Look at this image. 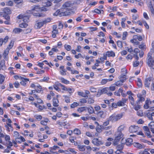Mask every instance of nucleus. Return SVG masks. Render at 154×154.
<instances>
[{
	"mask_svg": "<svg viewBox=\"0 0 154 154\" xmlns=\"http://www.w3.org/2000/svg\"><path fill=\"white\" fill-rule=\"evenodd\" d=\"M72 3L70 2H66L62 6L61 9L62 12L60 13V15L61 16H67L70 14L69 11L71 10L70 7L72 6Z\"/></svg>",
	"mask_w": 154,
	"mask_h": 154,
	"instance_id": "obj_1",
	"label": "nucleus"
},
{
	"mask_svg": "<svg viewBox=\"0 0 154 154\" xmlns=\"http://www.w3.org/2000/svg\"><path fill=\"white\" fill-rule=\"evenodd\" d=\"M151 55L152 53L151 52L148 54L146 60V63L149 67L154 69V59L152 58Z\"/></svg>",
	"mask_w": 154,
	"mask_h": 154,
	"instance_id": "obj_2",
	"label": "nucleus"
},
{
	"mask_svg": "<svg viewBox=\"0 0 154 154\" xmlns=\"http://www.w3.org/2000/svg\"><path fill=\"white\" fill-rule=\"evenodd\" d=\"M115 138L114 140V143L116 144V142H117L122 137L123 134L121 132L117 131L115 133Z\"/></svg>",
	"mask_w": 154,
	"mask_h": 154,
	"instance_id": "obj_3",
	"label": "nucleus"
},
{
	"mask_svg": "<svg viewBox=\"0 0 154 154\" xmlns=\"http://www.w3.org/2000/svg\"><path fill=\"white\" fill-rule=\"evenodd\" d=\"M133 142V139L132 138H128L127 139H125L122 138L121 142L122 144H126L128 146H130L132 144Z\"/></svg>",
	"mask_w": 154,
	"mask_h": 154,
	"instance_id": "obj_4",
	"label": "nucleus"
},
{
	"mask_svg": "<svg viewBox=\"0 0 154 154\" xmlns=\"http://www.w3.org/2000/svg\"><path fill=\"white\" fill-rule=\"evenodd\" d=\"M29 17L30 16L29 15H27L25 14H20L17 17V18L18 19H23V21L25 22H28Z\"/></svg>",
	"mask_w": 154,
	"mask_h": 154,
	"instance_id": "obj_5",
	"label": "nucleus"
},
{
	"mask_svg": "<svg viewBox=\"0 0 154 154\" xmlns=\"http://www.w3.org/2000/svg\"><path fill=\"white\" fill-rule=\"evenodd\" d=\"M92 143L97 146H99L103 144V141L97 138H94L92 140Z\"/></svg>",
	"mask_w": 154,
	"mask_h": 154,
	"instance_id": "obj_6",
	"label": "nucleus"
},
{
	"mask_svg": "<svg viewBox=\"0 0 154 154\" xmlns=\"http://www.w3.org/2000/svg\"><path fill=\"white\" fill-rule=\"evenodd\" d=\"M40 10L43 11H47V9L44 8V9L41 8L40 7V5H37L33 6L32 7L31 11H38Z\"/></svg>",
	"mask_w": 154,
	"mask_h": 154,
	"instance_id": "obj_7",
	"label": "nucleus"
},
{
	"mask_svg": "<svg viewBox=\"0 0 154 154\" xmlns=\"http://www.w3.org/2000/svg\"><path fill=\"white\" fill-rule=\"evenodd\" d=\"M152 80V78L151 77L146 79L144 82V85L145 87L149 88L150 82Z\"/></svg>",
	"mask_w": 154,
	"mask_h": 154,
	"instance_id": "obj_8",
	"label": "nucleus"
},
{
	"mask_svg": "<svg viewBox=\"0 0 154 154\" xmlns=\"http://www.w3.org/2000/svg\"><path fill=\"white\" fill-rule=\"evenodd\" d=\"M139 129V127L138 126L135 125H131L129 131L131 133H134L137 132Z\"/></svg>",
	"mask_w": 154,
	"mask_h": 154,
	"instance_id": "obj_9",
	"label": "nucleus"
},
{
	"mask_svg": "<svg viewBox=\"0 0 154 154\" xmlns=\"http://www.w3.org/2000/svg\"><path fill=\"white\" fill-rule=\"evenodd\" d=\"M143 129L145 131V133L149 138H151L152 136L150 134L151 132L150 131L148 127L146 126L143 127Z\"/></svg>",
	"mask_w": 154,
	"mask_h": 154,
	"instance_id": "obj_10",
	"label": "nucleus"
},
{
	"mask_svg": "<svg viewBox=\"0 0 154 154\" xmlns=\"http://www.w3.org/2000/svg\"><path fill=\"white\" fill-rule=\"evenodd\" d=\"M122 144L121 143L119 144H117V142H116V144H115L114 143V141H113V144L114 146H116V148L117 149L116 151H117V152L119 151L120 152H121L122 150L123 149V144Z\"/></svg>",
	"mask_w": 154,
	"mask_h": 154,
	"instance_id": "obj_11",
	"label": "nucleus"
},
{
	"mask_svg": "<svg viewBox=\"0 0 154 154\" xmlns=\"http://www.w3.org/2000/svg\"><path fill=\"white\" fill-rule=\"evenodd\" d=\"M133 145L135 147L139 149H143L145 147L143 144H141L135 142L134 143Z\"/></svg>",
	"mask_w": 154,
	"mask_h": 154,
	"instance_id": "obj_12",
	"label": "nucleus"
},
{
	"mask_svg": "<svg viewBox=\"0 0 154 154\" xmlns=\"http://www.w3.org/2000/svg\"><path fill=\"white\" fill-rule=\"evenodd\" d=\"M9 49L6 48L4 51V53L2 54V56L4 59L5 60L8 59V55L9 53Z\"/></svg>",
	"mask_w": 154,
	"mask_h": 154,
	"instance_id": "obj_13",
	"label": "nucleus"
},
{
	"mask_svg": "<svg viewBox=\"0 0 154 154\" xmlns=\"http://www.w3.org/2000/svg\"><path fill=\"white\" fill-rule=\"evenodd\" d=\"M98 117L101 118H104L106 116V114L103 111H100L97 112L96 113Z\"/></svg>",
	"mask_w": 154,
	"mask_h": 154,
	"instance_id": "obj_14",
	"label": "nucleus"
},
{
	"mask_svg": "<svg viewBox=\"0 0 154 154\" xmlns=\"http://www.w3.org/2000/svg\"><path fill=\"white\" fill-rule=\"evenodd\" d=\"M148 6L150 8L151 12L152 10H154V0L149 2Z\"/></svg>",
	"mask_w": 154,
	"mask_h": 154,
	"instance_id": "obj_15",
	"label": "nucleus"
},
{
	"mask_svg": "<svg viewBox=\"0 0 154 154\" xmlns=\"http://www.w3.org/2000/svg\"><path fill=\"white\" fill-rule=\"evenodd\" d=\"M109 121H111L112 122L117 121L116 115L113 114L109 118Z\"/></svg>",
	"mask_w": 154,
	"mask_h": 154,
	"instance_id": "obj_16",
	"label": "nucleus"
},
{
	"mask_svg": "<svg viewBox=\"0 0 154 154\" xmlns=\"http://www.w3.org/2000/svg\"><path fill=\"white\" fill-rule=\"evenodd\" d=\"M44 24L43 21L38 22L36 23L35 25V27L36 29H40L43 26Z\"/></svg>",
	"mask_w": 154,
	"mask_h": 154,
	"instance_id": "obj_17",
	"label": "nucleus"
},
{
	"mask_svg": "<svg viewBox=\"0 0 154 154\" xmlns=\"http://www.w3.org/2000/svg\"><path fill=\"white\" fill-rule=\"evenodd\" d=\"M106 54L108 57H114L115 56L114 52L112 51H107L106 53Z\"/></svg>",
	"mask_w": 154,
	"mask_h": 154,
	"instance_id": "obj_18",
	"label": "nucleus"
},
{
	"mask_svg": "<svg viewBox=\"0 0 154 154\" xmlns=\"http://www.w3.org/2000/svg\"><path fill=\"white\" fill-rule=\"evenodd\" d=\"M53 105L54 106L57 107L58 106L59 101L57 98H54L53 99Z\"/></svg>",
	"mask_w": 154,
	"mask_h": 154,
	"instance_id": "obj_19",
	"label": "nucleus"
},
{
	"mask_svg": "<svg viewBox=\"0 0 154 154\" xmlns=\"http://www.w3.org/2000/svg\"><path fill=\"white\" fill-rule=\"evenodd\" d=\"M3 13L7 14H10L11 13V11L8 8L6 7L4 8L3 10Z\"/></svg>",
	"mask_w": 154,
	"mask_h": 154,
	"instance_id": "obj_20",
	"label": "nucleus"
},
{
	"mask_svg": "<svg viewBox=\"0 0 154 154\" xmlns=\"http://www.w3.org/2000/svg\"><path fill=\"white\" fill-rule=\"evenodd\" d=\"M137 97L139 98L138 101L143 102L145 100L144 98V95H142L140 94H137Z\"/></svg>",
	"mask_w": 154,
	"mask_h": 154,
	"instance_id": "obj_21",
	"label": "nucleus"
},
{
	"mask_svg": "<svg viewBox=\"0 0 154 154\" xmlns=\"http://www.w3.org/2000/svg\"><path fill=\"white\" fill-rule=\"evenodd\" d=\"M8 36H6L4 38V39L2 38L0 39V46L2 45L3 43L4 42L5 43L8 41Z\"/></svg>",
	"mask_w": 154,
	"mask_h": 154,
	"instance_id": "obj_22",
	"label": "nucleus"
},
{
	"mask_svg": "<svg viewBox=\"0 0 154 154\" xmlns=\"http://www.w3.org/2000/svg\"><path fill=\"white\" fill-rule=\"evenodd\" d=\"M23 30L18 28H15L13 31V32L15 34H17L21 32Z\"/></svg>",
	"mask_w": 154,
	"mask_h": 154,
	"instance_id": "obj_23",
	"label": "nucleus"
},
{
	"mask_svg": "<svg viewBox=\"0 0 154 154\" xmlns=\"http://www.w3.org/2000/svg\"><path fill=\"white\" fill-rule=\"evenodd\" d=\"M52 5L51 2L49 1H45V2L44 3L43 5L45 7H48L51 6Z\"/></svg>",
	"mask_w": 154,
	"mask_h": 154,
	"instance_id": "obj_24",
	"label": "nucleus"
},
{
	"mask_svg": "<svg viewBox=\"0 0 154 154\" xmlns=\"http://www.w3.org/2000/svg\"><path fill=\"white\" fill-rule=\"evenodd\" d=\"M153 115L152 113L148 112L146 113V116L148 117V119L150 120H153L152 116Z\"/></svg>",
	"mask_w": 154,
	"mask_h": 154,
	"instance_id": "obj_25",
	"label": "nucleus"
},
{
	"mask_svg": "<svg viewBox=\"0 0 154 154\" xmlns=\"http://www.w3.org/2000/svg\"><path fill=\"white\" fill-rule=\"evenodd\" d=\"M85 146L78 145V148L79 149V150L81 151H83L85 150Z\"/></svg>",
	"mask_w": 154,
	"mask_h": 154,
	"instance_id": "obj_26",
	"label": "nucleus"
},
{
	"mask_svg": "<svg viewBox=\"0 0 154 154\" xmlns=\"http://www.w3.org/2000/svg\"><path fill=\"white\" fill-rule=\"evenodd\" d=\"M110 121H109V118L107 119V120L105 122H104L103 123V125L101 126H100V127L102 129V128H103V127H105L107 126L109 124V122Z\"/></svg>",
	"mask_w": 154,
	"mask_h": 154,
	"instance_id": "obj_27",
	"label": "nucleus"
},
{
	"mask_svg": "<svg viewBox=\"0 0 154 154\" xmlns=\"http://www.w3.org/2000/svg\"><path fill=\"white\" fill-rule=\"evenodd\" d=\"M128 98L131 104V105L134 106V101L133 97L132 96H130Z\"/></svg>",
	"mask_w": 154,
	"mask_h": 154,
	"instance_id": "obj_28",
	"label": "nucleus"
},
{
	"mask_svg": "<svg viewBox=\"0 0 154 154\" xmlns=\"http://www.w3.org/2000/svg\"><path fill=\"white\" fill-rule=\"evenodd\" d=\"M137 85L139 87H141L142 86V84L141 80L140 78H137Z\"/></svg>",
	"mask_w": 154,
	"mask_h": 154,
	"instance_id": "obj_29",
	"label": "nucleus"
},
{
	"mask_svg": "<svg viewBox=\"0 0 154 154\" xmlns=\"http://www.w3.org/2000/svg\"><path fill=\"white\" fill-rule=\"evenodd\" d=\"M78 94L81 96H82L84 97H88V96L85 94L83 92H78Z\"/></svg>",
	"mask_w": 154,
	"mask_h": 154,
	"instance_id": "obj_30",
	"label": "nucleus"
},
{
	"mask_svg": "<svg viewBox=\"0 0 154 154\" xmlns=\"http://www.w3.org/2000/svg\"><path fill=\"white\" fill-rule=\"evenodd\" d=\"M123 82L121 80H120V81H118L115 82V84L117 86H119L122 85Z\"/></svg>",
	"mask_w": 154,
	"mask_h": 154,
	"instance_id": "obj_31",
	"label": "nucleus"
},
{
	"mask_svg": "<svg viewBox=\"0 0 154 154\" xmlns=\"http://www.w3.org/2000/svg\"><path fill=\"white\" fill-rule=\"evenodd\" d=\"M60 79L61 81V82L64 84H68L69 83V81L66 80V79H64L63 78H60Z\"/></svg>",
	"mask_w": 154,
	"mask_h": 154,
	"instance_id": "obj_32",
	"label": "nucleus"
},
{
	"mask_svg": "<svg viewBox=\"0 0 154 154\" xmlns=\"http://www.w3.org/2000/svg\"><path fill=\"white\" fill-rule=\"evenodd\" d=\"M28 26L27 23H22L19 25V27L22 28H25L27 27Z\"/></svg>",
	"mask_w": 154,
	"mask_h": 154,
	"instance_id": "obj_33",
	"label": "nucleus"
},
{
	"mask_svg": "<svg viewBox=\"0 0 154 154\" xmlns=\"http://www.w3.org/2000/svg\"><path fill=\"white\" fill-rule=\"evenodd\" d=\"M123 114L122 113H121L120 114L116 115L117 121L120 119L123 116Z\"/></svg>",
	"mask_w": 154,
	"mask_h": 154,
	"instance_id": "obj_34",
	"label": "nucleus"
},
{
	"mask_svg": "<svg viewBox=\"0 0 154 154\" xmlns=\"http://www.w3.org/2000/svg\"><path fill=\"white\" fill-rule=\"evenodd\" d=\"M66 91H68L70 94H71L73 93V92L74 91V89H72L70 88H67Z\"/></svg>",
	"mask_w": 154,
	"mask_h": 154,
	"instance_id": "obj_35",
	"label": "nucleus"
},
{
	"mask_svg": "<svg viewBox=\"0 0 154 154\" xmlns=\"http://www.w3.org/2000/svg\"><path fill=\"white\" fill-rule=\"evenodd\" d=\"M14 44V41H11L10 42V44L8 45V47H7V48H8L9 49V50L10 49H11L13 46Z\"/></svg>",
	"mask_w": 154,
	"mask_h": 154,
	"instance_id": "obj_36",
	"label": "nucleus"
},
{
	"mask_svg": "<svg viewBox=\"0 0 154 154\" xmlns=\"http://www.w3.org/2000/svg\"><path fill=\"white\" fill-rule=\"evenodd\" d=\"M58 31L57 30H53L52 32V37L54 38L56 37V34L58 33Z\"/></svg>",
	"mask_w": 154,
	"mask_h": 154,
	"instance_id": "obj_37",
	"label": "nucleus"
},
{
	"mask_svg": "<svg viewBox=\"0 0 154 154\" xmlns=\"http://www.w3.org/2000/svg\"><path fill=\"white\" fill-rule=\"evenodd\" d=\"M79 105V104L77 102H74L71 105V107L72 108H74Z\"/></svg>",
	"mask_w": 154,
	"mask_h": 154,
	"instance_id": "obj_38",
	"label": "nucleus"
},
{
	"mask_svg": "<svg viewBox=\"0 0 154 154\" xmlns=\"http://www.w3.org/2000/svg\"><path fill=\"white\" fill-rule=\"evenodd\" d=\"M108 90V89L107 88H105L102 89L100 90L102 93V94H105L107 92Z\"/></svg>",
	"mask_w": 154,
	"mask_h": 154,
	"instance_id": "obj_39",
	"label": "nucleus"
},
{
	"mask_svg": "<svg viewBox=\"0 0 154 154\" xmlns=\"http://www.w3.org/2000/svg\"><path fill=\"white\" fill-rule=\"evenodd\" d=\"M5 79V77L4 76L0 74V84H2L4 82Z\"/></svg>",
	"mask_w": 154,
	"mask_h": 154,
	"instance_id": "obj_40",
	"label": "nucleus"
},
{
	"mask_svg": "<svg viewBox=\"0 0 154 154\" xmlns=\"http://www.w3.org/2000/svg\"><path fill=\"white\" fill-rule=\"evenodd\" d=\"M74 132L75 134L77 135H79L81 134L80 131L77 128H75L74 130Z\"/></svg>",
	"mask_w": 154,
	"mask_h": 154,
	"instance_id": "obj_41",
	"label": "nucleus"
},
{
	"mask_svg": "<svg viewBox=\"0 0 154 154\" xmlns=\"http://www.w3.org/2000/svg\"><path fill=\"white\" fill-rule=\"evenodd\" d=\"M126 79V76L125 75H121L120 78V79L123 82H125Z\"/></svg>",
	"mask_w": 154,
	"mask_h": 154,
	"instance_id": "obj_42",
	"label": "nucleus"
},
{
	"mask_svg": "<svg viewBox=\"0 0 154 154\" xmlns=\"http://www.w3.org/2000/svg\"><path fill=\"white\" fill-rule=\"evenodd\" d=\"M149 127L151 129H154V122H151L149 124Z\"/></svg>",
	"mask_w": 154,
	"mask_h": 154,
	"instance_id": "obj_43",
	"label": "nucleus"
},
{
	"mask_svg": "<svg viewBox=\"0 0 154 154\" xmlns=\"http://www.w3.org/2000/svg\"><path fill=\"white\" fill-rule=\"evenodd\" d=\"M51 20L50 18H47V19H45V20H43L42 21H43L44 24H46V23H48L50 22V21Z\"/></svg>",
	"mask_w": 154,
	"mask_h": 154,
	"instance_id": "obj_44",
	"label": "nucleus"
},
{
	"mask_svg": "<svg viewBox=\"0 0 154 154\" xmlns=\"http://www.w3.org/2000/svg\"><path fill=\"white\" fill-rule=\"evenodd\" d=\"M48 119H46L45 121H42L41 122V124L45 125H46L47 122H48Z\"/></svg>",
	"mask_w": 154,
	"mask_h": 154,
	"instance_id": "obj_45",
	"label": "nucleus"
},
{
	"mask_svg": "<svg viewBox=\"0 0 154 154\" xmlns=\"http://www.w3.org/2000/svg\"><path fill=\"white\" fill-rule=\"evenodd\" d=\"M94 100L92 98H89L88 99V102L89 104L93 103H94Z\"/></svg>",
	"mask_w": 154,
	"mask_h": 154,
	"instance_id": "obj_46",
	"label": "nucleus"
},
{
	"mask_svg": "<svg viewBox=\"0 0 154 154\" xmlns=\"http://www.w3.org/2000/svg\"><path fill=\"white\" fill-rule=\"evenodd\" d=\"M117 104L119 106H123L125 105V104H124L121 101H118L117 103Z\"/></svg>",
	"mask_w": 154,
	"mask_h": 154,
	"instance_id": "obj_47",
	"label": "nucleus"
},
{
	"mask_svg": "<svg viewBox=\"0 0 154 154\" xmlns=\"http://www.w3.org/2000/svg\"><path fill=\"white\" fill-rule=\"evenodd\" d=\"M8 14H4L3 15V17L7 20H10V17Z\"/></svg>",
	"mask_w": 154,
	"mask_h": 154,
	"instance_id": "obj_48",
	"label": "nucleus"
},
{
	"mask_svg": "<svg viewBox=\"0 0 154 154\" xmlns=\"http://www.w3.org/2000/svg\"><path fill=\"white\" fill-rule=\"evenodd\" d=\"M125 126L123 125H121L118 128L117 131H119L121 132L122 131L124 128Z\"/></svg>",
	"mask_w": 154,
	"mask_h": 154,
	"instance_id": "obj_49",
	"label": "nucleus"
},
{
	"mask_svg": "<svg viewBox=\"0 0 154 154\" xmlns=\"http://www.w3.org/2000/svg\"><path fill=\"white\" fill-rule=\"evenodd\" d=\"M85 110V107H83L78 109H77V111L79 112H81Z\"/></svg>",
	"mask_w": 154,
	"mask_h": 154,
	"instance_id": "obj_50",
	"label": "nucleus"
},
{
	"mask_svg": "<svg viewBox=\"0 0 154 154\" xmlns=\"http://www.w3.org/2000/svg\"><path fill=\"white\" fill-rule=\"evenodd\" d=\"M101 11L103 12V10H99L98 9H95L94 10V12L97 14H100L101 13Z\"/></svg>",
	"mask_w": 154,
	"mask_h": 154,
	"instance_id": "obj_51",
	"label": "nucleus"
},
{
	"mask_svg": "<svg viewBox=\"0 0 154 154\" xmlns=\"http://www.w3.org/2000/svg\"><path fill=\"white\" fill-rule=\"evenodd\" d=\"M65 49L68 51H69L71 49V46L68 45H64Z\"/></svg>",
	"mask_w": 154,
	"mask_h": 154,
	"instance_id": "obj_52",
	"label": "nucleus"
},
{
	"mask_svg": "<svg viewBox=\"0 0 154 154\" xmlns=\"http://www.w3.org/2000/svg\"><path fill=\"white\" fill-rule=\"evenodd\" d=\"M118 105L117 104V103L116 104V103H112V106L111 107H110L109 109L110 110H112V109L113 107H114V108H116L117 107Z\"/></svg>",
	"mask_w": 154,
	"mask_h": 154,
	"instance_id": "obj_53",
	"label": "nucleus"
},
{
	"mask_svg": "<svg viewBox=\"0 0 154 154\" xmlns=\"http://www.w3.org/2000/svg\"><path fill=\"white\" fill-rule=\"evenodd\" d=\"M127 32H123L122 37V39L125 40L126 39V38L127 35Z\"/></svg>",
	"mask_w": 154,
	"mask_h": 154,
	"instance_id": "obj_54",
	"label": "nucleus"
},
{
	"mask_svg": "<svg viewBox=\"0 0 154 154\" xmlns=\"http://www.w3.org/2000/svg\"><path fill=\"white\" fill-rule=\"evenodd\" d=\"M60 11L59 10L57 9L56 11L53 14V15L54 16H57L58 15L60 14V16H62L60 15V14H59Z\"/></svg>",
	"mask_w": 154,
	"mask_h": 154,
	"instance_id": "obj_55",
	"label": "nucleus"
},
{
	"mask_svg": "<svg viewBox=\"0 0 154 154\" xmlns=\"http://www.w3.org/2000/svg\"><path fill=\"white\" fill-rule=\"evenodd\" d=\"M117 45L118 46L119 48L122 47V43L121 41H119L117 42Z\"/></svg>",
	"mask_w": 154,
	"mask_h": 154,
	"instance_id": "obj_56",
	"label": "nucleus"
},
{
	"mask_svg": "<svg viewBox=\"0 0 154 154\" xmlns=\"http://www.w3.org/2000/svg\"><path fill=\"white\" fill-rule=\"evenodd\" d=\"M143 24L145 26L146 28L147 29H149V26L147 24L146 22L145 21H143Z\"/></svg>",
	"mask_w": 154,
	"mask_h": 154,
	"instance_id": "obj_57",
	"label": "nucleus"
},
{
	"mask_svg": "<svg viewBox=\"0 0 154 154\" xmlns=\"http://www.w3.org/2000/svg\"><path fill=\"white\" fill-rule=\"evenodd\" d=\"M131 42L132 43L135 44L136 45H138L140 43V42H139L137 41L136 40L135 41V40L134 39L131 40Z\"/></svg>",
	"mask_w": 154,
	"mask_h": 154,
	"instance_id": "obj_58",
	"label": "nucleus"
},
{
	"mask_svg": "<svg viewBox=\"0 0 154 154\" xmlns=\"http://www.w3.org/2000/svg\"><path fill=\"white\" fill-rule=\"evenodd\" d=\"M144 108L145 109H147L149 108V106H148V102L147 100L146 101V104L144 105Z\"/></svg>",
	"mask_w": 154,
	"mask_h": 154,
	"instance_id": "obj_59",
	"label": "nucleus"
},
{
	"mask_svg": "<svg viewBox=\"0 0 154 154\" xmlns=\"http://www.w3.org/2000/svg\"><path fill=\"white\" fill-rule=\"evenodd\" d=\"M14 2L15 3L20 4L23 2V0H14Z\"/></svg>",
	"mask_w": 154,
	"mask_h": 154,
	"instance_id": "obj_60",
	"label": "nucleus"
},
{
	"mask_svg": "<svg viewBox=\"0 0 154 154\" xmlns=\"http://www.w3.org/2000/svg\"><path fill=\"white\" fill-rule=\"evenodd\" d=\"M32 29H25V31L24 33L25 34H26L28 33H30Z\"/></svg>",
	"mask_w": 154,
	"mask_h": 154,
	"instance_id": "obj_61",
	"label": "nucleus"
},
{
	"mask_svg": "<svg viewBox=\"0 0 154 154\" xmlns=\"http://www.w3.org/2000/svg\"><path fill=\"white\" fill-rule=\"evenodd\" d=\"M134 108L135 110L137 111L140 108V106L139 105H135L134 106Z\"/></svg>",
	"mask_w": 154,
	"mask_h": 154,
	"instance_id": "obj_62",
	"label": "nucleus"
},
{
	"mask_svg": "<svg viewBox=\"0 0 154 154\" xmlns=\"http://www.w3.org/2000/svg\"><path fill=\"white\" fill-rule=\"evenodd\" d=\"M87 102V100L85 98H82L80 100V102L82 103H85Z\"/></svg>",
	"mask_w": 154,
	"mask_h": 154,
	"instance_id": "obj_63",
	"label": "nucleus"
},
{
	"mask_svg": "<svg viewBox=\"0 0 154 154\" xmlns=\"http://www.w3.org/2000/svg\"><path fill=\"white\" fill-rule=\"evenodd\" d=\"M137 115L140 116H143V114L142 111L141 110L138 111L137 112Z\"/></svg>",
	"mask_w": 154,
	"mask_h": 154,
	"instance_id": "obj_64",
	"label": "nucleus"
}]
</instances>
